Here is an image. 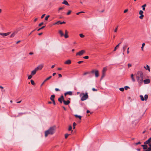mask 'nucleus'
I'll use <instances>...</instances> for the list:
<instances>
[{
  "label": "nucleus",
  "mask_w": 151,
  "mask_h": 151,
  "mask_svg": "<svg viewBox=\"0 0 151 151\" xmlns=\"http://www.w3.org/2000/svg\"><path fill=\"white\" fill-rule=\"evenodd\" d=\"M136 78L139 85L141 86L143 82L144 75L142 71H138L136 75Z\"/></svg>",
  "instance_id": "nucleus-1"
},
{
  "label": "nucleus",
  "mask_w": 151,
  "mask_h": 151,
  "mask_svg": "<svg viewBox=\"0 0 151 151\" xmlns=\"http://www.w3.org/2000/svg\"><path fill=\"white\" fill-rule=\"evenodd\" d=\"M80 96H82L81 98V100L82 101H84L86 100L88 98V93L87 92H86L85 93H81L80 95Z\"/></svg>",
  "instance_id": "nucleus-2"
},
{
  "label": "nucleus",
  "mask_w": 151,
  "mask_h": 151,
  "mask_svg": "<svg viewBox=\"0 0 151 151\" xmlns=\"http://www.w3.org/2000/svg\"><path fill=\"white\" fill-rule=\"evenodd\" d=\"M55 127H50L47 130L50 132V134H53L55 132Z\"/></svg>",
  "instance_id": "nucleus-3"
},
{
  "label": "nucleus",
  "mask_w": 151,
  "mask_h": 151,
  "mask_svg": "<svg viewBox=\"0 0 151 151\" xmlns=\"http://www.w3.org/2000/svg\"><path fill=\"white\" fill-rule=\"evenodd\" d=\"M107 70V68L106 67H104L103 68L102 71V76L101 77V79H102L105 76V73Z\"/></svg>",
  "instance_id": "nucleus-4"
},
{
  "label": "nucleus",
  "mask_w": 151,
  "mask_h": 151,
  "mask_svg": "<svg viewBox=\"0 0 151 151\" xmlns=\"http://www.w3.org/2000/svg\"><path fill=\"white\" fill-rule=\"evenodd\" d=\"M85 51L84 50H82L77 52L76 54V55L81 56L83 54L85 53Z\"/></svg>",
  "instance_id": "nucleus-5"
},
{
  "label": "nucleus",
  "mask_w": 151,
  "mask_h": 151,
  "mask_svg": "<svg viewBox=\"0 0 151 151\" xmlns=\"http://www.w3.org/2000/svg\"><path fill=\"white\" fill-rule=\"evenodd\" d=\"M20 28H19L17 30V31H16L13 32L10 35V37H14L15 35L17 33V32L18 31L21 30Z\"/></svg>",
  "instance_id": "nucleus-6"
},
{
  "label": "nucleus",
  "mask_w": 151,
  "mask_h": 151,
  "mask_svg": "<svg viewBox=\"0 0 151 151\" xmlns=\"http://www.w3.org/2000/svg\"><path fill=\"white\" fill-rule=\"evenodd\" d=\"M44 65L43 64H40L38 66H37L36 68L35 69L37 71L38 70H41L43 68Z\"/></svg>",
  "instance_id": "nucleus-7"
},
{
  "label": "nucleus",
  "mask_w": 151,
  "mask_h": 151,
  "mask_svg": "<svg viewBox=\"0 0 151 151\" xmlns=\"http://www.w3.org/2000/svg\"><path fill=\"white\" fill-rule=\"evenodd\" d=\"M150 142H151V137L150 138L148 139L147 141H145L144 142V144L145 145L148 144L149 145Z\"/></svg>",
  "instance_id": "nucleus-8"
},
{
  "label": "nucleus",
  "mask_w": 151,
  "mask_h": 151,
  "mask_svg": "<svg viewBox=\"0 0 151 151\" xmlns=\"http://www.w3.org/2000/svg\"><path fill=\"white\" fill-rule=\"evenodd\" d=\"M11 33V32H9L7 33H0V35L2 36H6L9 35Z\"/></svg>",
  "instance_id": "nucleus-9"
},
{
  "label": "nucleus",
  "mask_w": 151,
  "mask_h": 151,
  "mask_svg": "<svg viewBox=\"0 0 151 151\" xmlns=\"http://www.w3.org/2000/svg\"><path fill=\"white\" fill-rule=\"evenodd\" d=\"M64 100L63 96L62 95L58 99V101L60 103H62V101L63 102V100Z\"/></svg>",
  "instance_id": "nucleus-10"
},
{
  "label": "nucleus",
  "mask_w": 151,
  "mask_h": 151,
  "mask_svg": "<svg viewBox=\"0 0 151 151\" xmlns=\"http://www.w3.org/2000/svg\"><path fill=\"white\" fill-rule=\"evenodd\" d=\"M143 82L145 84H148L150 82V80L149 79H147L145 80H143Z\"/></svg>",
  "instance_id": "nucleus-11"
},
{
  "label": "nucleus",
  "mask_w": 151,
  "mask_h": 151,
  "mask_svg": "<svg viewBox=\"0 0 151 151\" xmlns=\"http://www.w3.org/2000/svg\"><path fill=\"white\" fill-rule=\"evenodd\" d=\"M95 76L96 78H97L99 77V72L98 70H96L95 71Z\"/></svg>",
  "instance_id": "nucleus-12"
},
{
  "label": "nucleus",
  "mask_w": 151,
  "mask_h": 151,
  "mask_svg": "<svg viewBox=\"0 0 151 151\" xmlns=\"http://www.w3.org/2000/svg\"><path fill=\"white\" fill-rule=\"evenodd\" d=\"M127 47V46L126 45H123V47L122 48V49H123V55H124V52L125 51Z\"/></svg>",
  "instance_id": "nucleus-13"
},
{
  "label": "nucleus",
  "mask_w": 151,
  "mask_h": 151,
  "mask_svg": "<svg viewBox=\"0 0 151 151\" xmlns=\"http://www.w3.org/2000/svg\"><path fill=\"white\" fill-rule=\"evenodd\" d=\"M63 102L65 105H68L70 103V101L69 100L65 101L64 99L63 100Z\"/></svg>",
  "instance_id": "nucleus-14"
},
{
  "label": "nucleus",
  "mask_w": 151,
  "mask_h": 151,
  "mask_svg": "<svg viewBox=\"0 0 151 151\" xmlns=\"http://www.w3.org/2000/svg\"><path fill=\"white\" fill-rule=\"evenodd\" d=\"M67 95H72V92L71 91H68L64 93L65 96H66Z\"/></svg>",
  "instance_id": "nucleus-15"
},
{
  "label": "nucleus",
  "mask_w": 151,
  "mask_h": 151,
  "mask_svg": "<svg viewBox=\"0 0 151 151\" xmlns=\"http://www.w3.org/2000/svg\"><path fill=\"white\" fill-rule=\"evenodd\" d=\"M52 78V76H50L48 78H46L44 81V82H43V83H42V84L41 85V86H42V85L44 84V83L45 82V81H47L48 80Z\"/></svg>",
  "instance_id": "nucleus-16"
},
{
  "label": "nucleus",
  "mask_w": 151,
  "mask_h": 151,
  "mask_svg": "<svg viewBox=\"0 0 151 151\" xmlns=\"http://www.w3.org/2000/svg\"><path fill=\"white\" fill-rule=\"evenodd\" d=\"M37 71L35 69L31 72V74L32 76H33L36 74Z\"/></svg>",
  "instance_id": "nucleus-17"
},
{
  "label": "nucleus",
  "mask_w": 151,
  "mask_h": 151,
  "mask_svg": "<svg viewBox=\"0 0 151 151\" xmlns=\"http://www.w3.org/2000/svg\"><path fill=\"white\" fill-rule=\"evenodd\" d=\"M71 63V61L70 60H68L64 62V64L69 65Z\"/></svg>",
  "instance_id": "nucleus-18"
},
{
  "label": "nucleus",
  "mask_w": 151,
  "mask_h": 151,
  "mask_svg": "<svg viewBox=\"0 0 151 151\" xmlns=\"http://www.w3.org/2000/svg\"><path fill=\"white\" fill-rule=\"evenodd\" d=\"M59 34H60V37H62L64 36V34L62 30H60L58 31Z\"/></svg>",
  "instance_id": "nucleus-19"
},
{
  "label": "nucleus",
  "mask_w": 151,
  "mask_h": 151,
  "mask_svg": "<svg viewBox=\"0 0 151 151\" xmlns=\"http://www.w3.org/2000/svg\"><path fill=\"white\" fill-rule=\"evenodd\" d=\"M50 134V132L48 131L47 130L45 131V136L46 137L48 134Z\"/></svg>",
  "instance_id": "nucleus-20"
},
{
  "label": "nucleus",
  "mask_w": 151,
  "mask_h": 151,
  "mask_svg": "<svg viewBox=\"0 0 151 151\" xmlns=\"http://www.w3.org/2000/svg\"><path fill=\"white\" fill-rule=\"evenodd\" d=\"M50 134V132L48 131L47 130L45 131V136L46 137L48 134Z\"/></svg>",
  "instance_id": "nucleus-21"
},
{
  "label": "nucleus",
  "mask_w": 151,
  "mask_h": 151,
  "mask_svg": "<svg viewBox=\"0 0 151 151\" xmlns=\"http://www.w3.org/2000/svg\"><path fill=\"white\" fill-rule=\"evenodd\" d=\"M144 68L147 70H148L149 72L150 71V67L148 65H147L146 67L144 66Z\"/></svg>",
  "instance_id": "nucleus-22"
},
{
  "label": "nucleus",
  "mask_w": 151,
  "mask_h": 151,
  "mask_svg": "<svg viewBox=\"0 0 151 151\" xmlns=\"http://www.w3.org/2000/svg\"><path fill=\"white\" fill-rule=\"evenodd\" d=\"M62 4L67 5V6L69 5V4L68 2L66 0L63 1V2L62 3Z\"/></svg>",
  "instance_id": "nucleus-23"
},
{
  "label": "nucleus",
  "mask_w": 151,
  "mask_h": 151,
  "mask_svg": "<svg viewBox=\"0 0 151 151\" xmlns=\"http://www.w3.org/2000/svg\"><path fill=\"white\" fill-rule=\"evenodd\" d=\"M55 97V95H52L51 96L50 98V99L52 101L54 100V98Z\"/></svg>",
  "instance_id": "nucleus-24"
},
{
  "label": "nucleus",
  "mask_w": 151,
  "mask_h": 151,
  "mask_svg": "<svg viewBox=\"0 0 151 151\" xmlns=\"http://www.w3.org/2000/svg\"><path fill=\"white\" fill-rule=\"evenodd\" d=\"M121 43V42L119 43L115 47L114 50V51H115L116 49L118 48L119 46V45Z\"/></svg>",
  "instance_id": "nucleus-25"
},
{
  "label": "nucleus",
  "mask_w": 151,
  "mask_h": 151,
  "mask_svg": "<svg viewBox=\"0 0 151 151\" xmlns=\"http://www.w3.org/2000/svg\"><path fill=\"white\" fill-rule=\"evenodd\" d=\"M134 75L133 74H132L131 75V78H132V81L133 82H135V79L134 78Z\"/></svg>",
  "instance_id": "nucleus-26"
},
{
  "label": "nucleus",
  "mask_w": 151,
  "mask_h": 151,
  "mask_svg": "<svg viewBox=\"0 0 151 151\" xmlns=\"http://www.w3.org/2000/svg\"><path fill=\"white\" fill-rule=\"evenodd\" d=\"M142 146L143 147V148L144 150H146L147 148V146L146 145H142Z\"/></svg>",
  "instance_id": "nucleus-27"
},
{
  "label": "nucleus",
  "mask_w": 151,
  "mask_h": 151,
  "mask_svg": "<svg viewBox=\"0 0 151 151\" xmlns=\"http://www.w3.org/2000/svg\"><path fill=\"white\" fill-rule=\"evenodd\" d=\"M139 97L140 98L141 100L142 101H144V100H145V99L142 95H141L139 96Z\"/></svg>",
  "instance_id": "nucleus-28"
},
{
  "label": "nucleus",
  "mask_w": 151,
  "mask_h": 151,
  "mask_svg": "<svg viewBox=\"0 0 151 151\" xmlns=\"http://www.w3.org/2000/svg\"><path fill=\"white\" fill-rule=\"evenodd\" d=\"M148 97V96L146 94L144 96V99L145 100V101H146Z\"/></svg>",
  "instance_id": "nucleus-29"
},
{
  "label": "nucleus",
  "mask_w": 151,
  "mask_h": 151,
  "mask_svg": "<svg viewBox=\"0 0 151 151\" xmlns=\"http://www.w3.org/2000/svg\"><path fill=\"white\" fill-rule=\"evenodd\" d=\"M149 146H150V147L147 148V149L149 151H151V142H150V143Z\"/></svg>",
  "instance_id": "nucleus-30"
},
{
  "label": "nucleus",
  "mask_w": 151,
  "mask_h": 151,
  "mask_svg": "<svg viewBox=\"0 0 151 151\" xmlns=\"http://www.w3.org/2000/svg\"><path fill=\"white\" fill-rule=\"evenodd\" d=\"M75 116L76 118H78L80 120H81V116H79L77 115H75Z\"/></svg>",
  "instance_id": "nucleus-31"
},
{
  "label": "nucleus",
  "mask_w": 151,
  "mask_h": 151,
  "mask_svg": "<svg viewBox=\"0 0 151 151\" xmlns=\"http://www.w3.org/2000/svg\"><path fill=\"white\" fill-rule=\"evenodd\" d=\"M146 4H144V5L142 6V10L144 11L145 10V7L146 6Z\"/></svg>",
  "instance_id": "nucleus-32"
},
{
  "label": "nucleus",
  "mask_w": 151,
  "mask_h": 151,
  "mask_svg": "<svg viewBox=\"0 0 151 151\" xmlns=\"http://www.w3.org/2000/svg\"><path fill=\"white\" fill-rule=\"evenodd\" d=\"M31 83L32 85H35L34 81L32 80H31Z\"/></svg>",
  "instance_id": "nucleus-33"
},
{
  "label": "nucleus",
  "mask_w": 151,
  "mask_h": 151,
  "mask_svg": "<svg viewBox=\"0 0 151 151\" xmlns=\"http://www.w3.org/2000/svg\"><path fill=\"white\" fill-rule=\"evenodd\" d=\"M79 36L83 38L85 37V36L83 35L82 34H80Z\"/></svg>",
  "instance_id": "nucleus-34"
},
{
  "label": "nucleus",
  "mask_w": 151,
  "mask_h": 151,
  "mask_svg": "<svg viewBox=\"0 0 151 151\" xmlns=\"http://www.w3.org/2000/svg\"><path fill=\"white\" fill-rule=\"evenodd\" d=\"M144 17V15L143 14H141L139 17V18L141 19H143Z\"/></svg>",
  "instance_id": "nucleus-35"
},
{
  "label": "nucleus",
  "mask_w": 151,
  "mask_h": 151,
  "mask_svg": "<svg viewBox=\"0 0 151 151\" xmlns=\"http://www.w3.org/2000/svg\"><path fill=\"white\" fill-rule=\"evenodd\" d=\"M64 37L65 38H68L69 37L68 34H65L64 35Z\"/></svg>",
  "instance_id": "nucleus-36"
},
{
  "label": "nucleus",
  "mask_w": 151,
  "mask_h": 151,
  "mask_svg": "<svg viewBox=\"0 0 151 151\" xmlns=\"http://www.w3.org/2000/svg\"><path fill=\"white\" fill-rule=\"evenodd\" d=\"M70 134H65V139H66L68 137V136L69 135H70Z\"/></svg>",
  "instance_id": "nucleus-37"
},
{
  "label": "nucleus",
  "mask_w": 151,
  "mask_h": 151,
  "mask_svg": "<svg viewBox=\"0 0 151 151\" xmlns=\"http://www.w3.org/2000/svg\"><path fill=\"white\" fill-rule=\"evenodd\" d=\"M64 7H60L58 9V11H59L64 9Z\"/></svg>",
  "instance_id": "nucleus-38"
},
{
  "label": "nucleus",
  "mask_w": 151,
  "mask_h": 151,
  "mask_svg": "<svg viewBox=\"0 0 151 151\" xmlns=\"http://www.w3.org/2000/svg\"><path fill=\"white\" fill-rule=\"evenodd\" d=\"M32 76H33L31 74V75H29L28 76V79H31L32 78Z\"/></svg>",
  "instance_id": "nucleus-39"
},
{
  "label": "nucleus",
  "mask_w": 151,
  "mask_h": 151,
  "mask_svg": "<svg viewBox=\"0 0 151 151\" xmlns=\"http://www.w3.org/2000/svg\"><path fill=\"white\" fill-rule=\"evenodd\" d=\"M118 26H117L115 28V29L114 30V32H116L117 31V29H118Z\"/></svg>",
  "instance_id": "nucleus-40"
},
{
  "label": "nucleus",
  "mask_w": 151,
  "mask_h": 151,
  "mask_svg": "<svg viewBox=\"0 0 151 151\" xmlns=\"http://www.w3.org/2000/svg\"><path fill=\"white\" fill-rule=\"evenodd\" d=\"M145 44L144 43H143L142 44V47H141V49L142 50H143V47L145 46Z\"/></svg>",
  "instance_id": "nucleus-41"
},
{
  "label": "nucleus",
  "mask_w": 151,
  "mask_h": 151,
  "mask_svg": "<svg viewBox=\"0 0 151 151\" xmlns=\"http://www.w3.org/2000/svg\"><path fill=\"white\" fill-rule=\"evenodd\" d=\"M143 12L142 10H140L139 12V14L140 15L143 14Z\"/></svg>",
  "instance_id": "nucleus-42"
},
{
  "label": "nucleus",
  "mask_w": 151,
  "mask_h": 151,
  "mask_svg": "<svg viewBox=\"0 0 151 151\" xmlns=\"http://www.w3.org/2000/svg\"><path fill=\"white\" fill-rule=\"evenodd\" d=\"M45 26H42V27L41 28L39 29L38 30H37V31H40V30L41 29H43L44 28H45Z\"/></svg>",
  "instance_id": "nucleus-43"
},
{
  "label": "nucleus",
  "mask_w": 151,
  "mask_h": 151,
  "mask_svg": "<svg viewBox=\"0 0 151 151\" xmlns=\"http://www.w3.org/2000/svg\"><path fill=\"white\" fill-rule=\"evenodd\" d=\"M50 17V16L49 15H47V16L45 17V20H48V18Z\"/></svg>",
  "instance_id": "nucleus-44"
},
{
  "label": "nucleus",
  "mask_w": 151,
  "mask_h": 151,
  "mask_svg": "<svg viewBox=\"0 0 151 151\" xmlns=\"http://www.w3.org/2000/svg\"><path fill=\"white\" fill-rule=\"evenodd\" d=\"M119 90L122 91H124V89L123 88H119Z\"/></svg>",
  "instance_id": "nucleus-45"
},
{
  "label": "nucleus",
  "mask_w": 151,
  "mask_h": 151,
  "mask_svg": "<svg viewBox=\"0 0 151 151\" xmlns=\"http://www.w3.org/2000/svg\"><path fill=\"white\" fill-rule=\"evenodd\" d=\"M89 73V72H86L84 73L83 74V75H85Z\"/></svg>",
  "instance_id": "nucleus-46"
},
{
  "label": "nucleus",
  "mask_w": 151,
  "mask_h": 151,
  "mask_svg": "<svg viewBox=\"0 0 151 151\" xmlns=\"http://www.w3.org/2000/svg\"><path fill=\"white\" fill-rule=\"evenodd\" d=\"M72 126L71 125L69 127V128H68V130L70 131L72 130Z\"/></svg>",
  "instance_id": "nucleus-47"
},
{
  "label": "nucleus",
  "mask_w": 151,
  "mask_h": 151,
  "mask_svg": "<svg viewBox=\"0 0 151 151\" xmlns=\"http://www.w3.org/2000/svg\"><path fill=\"white\" fill-rule=\"evenodd\" d=\"M71 12V10H69L68 11V12L67 13V14L68 15H69L70 14Z\"/></svg>",
  "instance_id": "nucleus-48"
},
{
  "label": "nucleus",
  "mask_w": 151,
  "mask_h": 151,
  "mask_svg": "<svg viewBox=\"0 0 151 151\" xmlns=\"http://www.w3.org/2000/svg\"><path fill=\"white\" fill-rule=\"evenodd\" d=\"M89 58V57L88 56H86L83 57V58L85 59H88Z\"/></svg>",
  "instance_id": "nucleus-49"
},
{
  "label": "nucleus",
  "mask_w": 151,
  "mask_h": 151,
  "mask_svg": "<svg viewBox=\"0 0 151 151\" xmlns=\"http://www.w3.org/2000/svg\"><path fill=\"white\" fill-rule=\"evenodd\" d=\"M128 88H129V87L128 86H125L124 87V88L126 90H127Z\"/></svg>",
  "instance_id": "nucleus-50"
},
{
  "label": "nucleus",
  "mask_w": 151,
  "mask_h": 151,
  "mask_svg": "<svg viewBox=\"0 0 151 151\" xmlns=\"http://www.w3.org/2000/svg\"><path fill=\"white\" fill-rule=\"evenodd\" d=\"M43 23H44L43 22L39 24V26H42V25L43 24Z\"/></svg>",
  "instance_id": "nucleus-51"
},
{
  "label": "nucleus",
  "mask_w": 151,
  "mask_h": 151,
  "mask_svg": "<svg viewBox=\"0 0 151 151\" xmlns=\"http://www.w3.org/2000/svg\"><path fill=\"white\" fill-rule=\"evenodd\" d=\"M92 90L93 91H97V90L96 89H95V88H93L92 89Z\"/></svg>",
  "instance_id": "nucleus-52"
},
{
  "label": "nucleus",
  "mask_w": 151,
  "mask_h": 151,
  "mask_svg": "<svg viewBox=\"0 0 151 151\" xmlns=\"http://www.w3.org/2000/svg\"><path fill=\"white\" fill-rule=\"evenodd\" d=\"M128 67L129 68L132 66V65L131 64L129 63L128 64Z\"/></svg>",
  "instance_id": "nucleus-53"
},
{
  "label": "nucleus",
  "mask_w": 151,
  "mask_h": 151,
  "mask_svg": "<svg viewBox=\"0 0 151 151\" xmlns=\"http://www.w3.org/2000/svg\"><path fill=\"white\" fill-rule=\"evenodd\" d=\"M141 144V143L140 142H137V143H135V144L136 145H139V144Z\"/></svg>",
  "instance_id": "nucleus-54"
},
{
  "label": "nucleus",
  "mask_w": 151,
  "mask_h": 151,
  "mask_svg": "<svg viewBox=\"0 0 151 151\" xmlns=\"http://www.w3.org/2000/svg\"><path fill=\"white\" fill-rule=\"evenodd\" d=\"M128 11V9H125V10L124 11V13H126Z\"/></svg>",
  "instance_id": "nucleus-55"
},
{
  "label": "nucleus",
  "mask_w": 151,
  "mask_h": 151,
  "mask_svg": "<svg viewBox=\"0 0 151 151\" xmlns=\"http://www.w3.org/2000/svg\"><path fill=\"white\" fill-rule=\"evenodd\" d=\"M76 124L74 122L73 124V127H75V126L76 125Z\"/></svg>",
  "instance_id": "nucleus-56"
},
{
  "label": "nucleus",
  "mask_w": 151,
  "mask_h": 151,
  "mask_svg": "<svg viewBox=\"0 0 151 151\" xmlns=\"http://www.w3.org/2000/svg\"><path fill=\"white\" fill-rule=\"evenodd\" d=\"M129 47H128L127 49V54H128L129 53Z\"/></svg>",
  "instance_id": "nucleus-57"
},
{
  "label": "nucleus",
  "mask_w": 151,
  "mask_h": 151,
  "mask_svg": "<svg viewBox=\"0 0 151 151\" xmlns=\"http://www.w3.org/2000/svg\"><path fill=\"white\" fill-rule=\"evenodd\" d=\"M55 91H60V90L58 88H55Z\"/></svg>",
  "instance_id": "nucleus-58"
},
{
  "label": "nucleus",
  "mask_w": 151,
  "mask_h": 151,
  "mask_svg": "<svg viewBox=\"0 0 151 151\" xmlns=\"http://www.w3.org/2000/svg\"><path fill=\"white\" fill-rule=\"evenodd\" d=\"M83 61H79L78 62V64H80L82 63H83Z\"/></svg>",
  "instance_id": "nucleus-59"
},
{
  "label": "nucleus",
  "mask_w": 151,
  "mask_h": 151,
  "mask_svg": "<svg viewBox=\"0 0 151 151\" xmlns=\"http://www.w3.org/2000/svg\"><path fill=\"white\" fill-rule=\"evenodd\" d=\"M45 14H43V15L42 16H41V18H42V19L45 16Z\"/></svg>",
  "instance_id": "nucleus-60"
},
{
  "label": "nucleus",
  "mask_w": 151,
  "mask_h": 151,
  "mask_svg": "<svg viewBox=\"0 0 151 151\" xmlns=\"http://www.w3.org/2000/svg\"><path fill=\"white\" fill-rule=\"evenodd\" d=\"M52 101V102H53V104L54 105H55L56 104H55V100Z\"/></svg>",
  "instance_id": "nucleus-61"
},
{
  "label": "nucleus",
  "mask_w": 151,
  "mask_h": 151,
  "mask_svg": "<svg viewBox=\"0 0 151 151\" xmlns=\"http://www.w3.org/2000/svg\"><path fill=\"white\" fill-rule=\"evenodd\" d=\"M95 70H93L91 71V73H95Z\"/></svg>",
  "instance_id": "nucleus-62"
},
{
  "label": "nucleus",
  "mask_w": 151,
  "mask_h": 151,
  "mask_svg": "<svg viewBox=\"0 0 151 151\" xmlns=\"http://www.w3.org/2000/svg\"><path fill=\"white\" fill-rule=\"evenodd\" d=\"M68 34V32L66 30H65V34Z\"/></svg>",
  "instance_id": "nucleus-63"
},
{
  "label": "nucleus",
  "mask_w": 151,
  "mask_h": 151,
  "mask_svg": "<svg viewBox=\"0 0 151 151\" xmlns=\"http://www.w3.org/2000/svg\"><path fill=\"white\" fill-rule=\"evenodd\" d=\"M58 76H59V77H60V78L62 77V76L61 74H58Z\"/></svg>",
  "instance_id": "nucleus-64"
}]
</instances>
